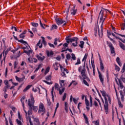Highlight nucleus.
<instances>
[{
    "label": "nucleus",
    "mask_w": 125,
    "mask_h": 125,
    "mask_svg": "<svg viewBox=\"0 0 125 125\" xmlns=\"http://www.w3.org/2000/svg\"><path fill=\"white\" fill-rule=\"evenodd\" d=\"M16 122H17V124L18 125H23V124H22V122H21V121L19 120L18 119H16Z\"/></svg>",
    "instance_id": "50"
},
{
    "label": "nucleus",
    "mask_w": 125,
    "mask_h": 125,
    "mask_svg": "<svg viewBox=\"0 0 125 125\" xmlns=\"http://www.w3.org/2000/svg\"><path fill=\"white\" fill-rule=\"evenodd\" d=\"M46 53L48 57H52L54 55V53H53V51H49V50H46Z\"/></svg>",
    "instance_id": "16"
},
{
    "label": "nucleus",
    "mask_w": 125,
    "mask_h": 125,
    "mask_svg": "<svg viewBox=\"0 0 125 125\" xmlns=\"http://www.w3.org/2000/svg\"><path fill=\"white\" fill-rule=\"evenodd\" d=\"M54 91V87H52V89H51V95H52V102H54V95L53 94Z\"/></svg>",
    "instance_id": "24"
},
{
    "label": "nucleus",
    "mask_w": 125,
    "mask_h": 125,
    "mask_svg": "<svg viewBox=\"0 0 125 125\" xmlns=\"http://www.w3.org/2000/svg\"><path fill=\"white\" fill-rule=\"evenodd\" d=\"M66 58L67 60H70L71 59V55H70V54H67L66 55Z\"/></svg>",
    "instance_id": "55"
},
{
    "label": "nucleus",
    "mask_w": 125,
    "mask_h": 125,
    "mask_svg": "<svg viewBox=\"0 0 125 125\" xmlns=\"http://www.w3.org/2000/svg\"><path fill=\"white\" fill-rule=\"evenodd\" d=\"M51 79H52L51 75L47 76L45 77L46 81L45 80H43V83H46L47 84H51V83H50L48 82V81H51Z\"/></svg>",
    "instance_id": "10"
},
{
    "label": "nucleus",
    "mask_w": 125,
    "mask_h": 125,
    "mask_svg": "<svg viewBox=\"0 0 125 125\" xmlns=\"http://www.w3.org/2000/svg\"><path fill=\"white\" fill-rule=\"evenodd\" d=\"M85 103L86 106H89V105L90 104L88 100L86 99V97L85 98Z\"/></svg>",
    "instance_id": "42"
},
{
    "label": "nucleus",
    "mask_w": 125,
    "mask_h": 125,
    "mask_svg": "<svg viewBox=\"0 0 125 125\" xmlns=\"http://www.w3.org/2000/svg\"><path fill=\"white\" fill-rule=\"evenodd\" d=\"M100 23H102L101 24V27H103V24L104 23V20H103V17H100Z\"/></svg>",
    "instance_id": "28"
},
{
    "label": "nucleus",
    "mask_w": 125,
    "mask_h": 125,
    "mask_svg": "<svg viewBox=\"0 0 125 125\" xmlns=\"http://www.w3.org/2000/svg\"><path fill=\"white\" fill-rule=\"evenodd\" d=\"M23 52L24 53H26V54L29 56L30 54H32V53H33V50H29L28 51L24 50Z\"/></svg>",
    "instance_id": "21"
},
{
    "label": "nucleus",
    "mask_w": 125,
    "mask_h": 125,
    "mask_svg": "<svg viewBox=\"0 0 125 125\" xmlns=\"http://www.w3.org/2000/svg\"><path fill=\"white\" fill-rule=\"evenodd\" d=\"M120 95H121V100L122 101H124V95H123V91L122 90H120Z\"/></svg>",
    "instance_id": "46"
},
{
    "label": "nucleus",
    "mask_w": 125,
    "mask_h": 125,
    "mask_svg": "<svg viewBox=\"0 0 125 125\" xmlns=\"http://www.w3.org/2000/svg\"><path fill=\"white\" fill-rule=\"evenodd\" d=\"M42 48V44L41 43V40L39 41V42L37 43L35 46V50H38V48Z\"/></svg>",
    "instance_id": "17"
},
{
    "label": "nucleus",
    "mask_w": 125,
    "mask_h": 125,
    "mask_svg": "<svg viewBox=\"0 0 125 125\" xmlns=\"http://www.w3.org/2000/svg\"><path fill=\"white\" fill-rule=\"evenodd\" d=\"M29 110L28 111V115L29 116H31L33 114V110H32V106L31 104H29Z\"/></svg>",
    "instance_id": "22"
},
{
    "label": "nucleus",
    "mask_w": 125,
    "mask_h": 125,
    "mask_svg": "<svg viewBox=\"0 0 125 125\" xmlns=\"http://www.w3.org/2000/svg\"><path fill=\"white\" fill-rule=\"evenodd\" d=\"M55 20L56 21L57 24H58L59 26H60V25H62L63 23H64V22H66V21H64L61 19L56 18Z\"/></svg>",
    "instance_id": "12"
},
{
    "label": "nucleus",
    "mask_w": 125,
    "mask_h": 125,
    "mask_svg": "<svg viewBox=\"0 0 125 125\" xmlns=\"http://www.w3.org/2000/svg\"><path fill=\"white\" fill-rule=\"evenodd\" d=\"M81 64V60L80 58H78L77 60V62L75 64V65H80Z\"/></svg>",
    "instance_id": "53"
},
{
    "label": "nucleus",
    "mask_w": 125,
    "mask_h": 125,
    "mask_svg": "<svg viewBox=\"0 0 125 125\" xmlns=\"http://www.w3.org/2000/svg\"><path fill=\"white\" fill-rule=\"evenodd\" d=\"M75 8L76 5H74L73 8L70 11L71 15H76V13H77V9Z\"/></svg>",
    "instance_id": "15"
},
{
    "label": "nucleus",
    "mask_w": 125,
    "mask_h": 125,
    "mask_svg": "<svg viewBox=\"0 0 125 125\" xmlns=\"http://www.w3.org/2000/svg\"><path fill=\"white\" fill-rule=\"evenodd\" d=\"M106 74L107 82H109V71L108 70L106 71Z\"/></svg>",
    "instance_id": "60"
},
{
    "label": "nucleus",
    "mask_w": 125,
    "mask_h": 125,
    "mask_svg": "<svg viewBox=\"0 0 125 125\" xmlns=\"http://www.w3.org/2000/svg\"><path fill=\"white\" fill-rule=\"evenodd\" d=\"M34 122L36 123L37 124V125H40V121L39 120V119L34 118Z\"/></svg>",
    "instance_id": "51"
},
{
    "label": "nucleus",
    "mask_w": 125,
    "mask_h": 125,
    "mask_svg": "<svg viewBox=\"0 0 125 125\" xmlns=\"http://www.w3.org/2000/svg\"><path fill=\"white\" fill-rule=\"evenodd\" d=\"M71 55H72V60H73V61L76 60V55L74 54H72Z\"/></svg>",
    "instance_id": "58"
},
{
    "label": "nucleus",
    "mask_w": 125,
    "mask_h": 125,
    "mask_svg": "<svg viewBox=\"0 0 125 125\" xmlns=\"http://www.w3.org/2000/svg\"><path fill=\"white\" fill-rule=\"evenodd\" d=\"M5 48L6 47L4 48V50L2 52L3 55L4 56L3 60L4 62H5V58L6 57V55H7V54H8V52H9V51H11V49H12V48H11L10 46L7 49V50L6 48Z\"/></svg>",
    "instance_id": "7"
},
{
    "label": "nucleus",
    "mask_w": 125,
    "mask_h": 125,
    "mask_svg": "<svg viewBox=\"0 0 125 125\" xmlns=\"http://www.w3.org/2000/svg\"><path fill=\"white\" fill-rule=\"evenodd\" d=\"M36 57L37 58H38L39 61H43V60H44V56H43V57H42L40 56L39 55H36Z\"/></svg>",
    "instance_id": "25"
},
{
    "label": "nucleus",
    "mask_w": 125,
    "mask_h": 125,
    "mask_svg": "<svg viewBox=\"0 0 125 125\" xmlns=\"http://www.w3.org/2000/svg\"><path fill=\"white\" fill-rule=\"evenodd\" d=\"M88 56V54H87V53H86L84 55L83 59H82V62H83V61H84V62H85L86 61V59H87V56Z\"/></svg>",
    "instance_id": "33"
},
{
    "label": "nucleus",
    "mask_w": 125,
    "mask_h": 125,
    "mask_svg": "<svg viewBox=\"0 0 125 125\" xmlns=\"http://www.w3.org/2000/svg\"><path fill=\"white\" fill-rule=\"evenodd\" d=\"M48 45H49L50 47H53V48H55V46L51 43H48Z\"/></svg>",
    "instance_id": "63"
},
{
    "label": "nucleus",
    "mask_w": 125,
    "mask_h": 125,
    "mask_svg": "<svg viewBox=\"0 0 125 125\" xmlns=\"http://www.w3.org/2000/svg\"><path fill=\"white\" fill-rule=\"evenodd\" d=\"M98 55L99 57L100 69L102 71H103V70H104V64L102 62V60L101 59V57L100 56V54H99Z\"/></svg>",
    "instance_id": "13"
},
{
    "label": "nucleus",
    "mask_w": 125,
    "mask_h": 125,
    "mask_svg": "<svg viewBox=\"0 0 125 125\" xmlns=\"http://www.w3.org/2000/svg\"><path fill=\"white\" fill-rule=\"evenodd\" d=\"M118 80L119 83L118 84L119 86L120 87V88L121 89H123V88H124V85L123 84V82H122V81H121V79H119V78H118Z\"/></svg>",
    "instance_id": "20"
},
{
    "label": "nucleus",
    "mask_w": 125,
    "mask_h": 125,
    "mask_svg": "<svg viewBox=\"0 0 125 125\" xmlns=\"http://www.w3.org/2000/svg\"><path fill=\"white\" fill-rule=\"evenodd\" d=\"M119 42V46L120 47H121V48L122 49H123V50H125V44H124L122 42Z\"/></svg>",
    "instance_id": "23"
},
{
    "label": "nucleus",
    "mask_w": 125,
    "mask_h": 125,
    "mask_svg": "<svg viewBox=\"0 0 125 125\" xmlns=\"http://www.w3.org/2000/svg\"><path fill=\"white\" fill-rule=\"evenodd\" d=\"M31 86H32V85H27L25 87V88H24V89L23 90V92H25V91H27V90H28V89H30V88H31Z\"/></svg>",
    "instance_id": "40"
},
{
    "label": "nucleus",
    "mask_w": 125,
    "mask_h": 125,
    "mask_svg": "<svg viewBox=\"0 0 125 125\" xmlns=\"http://www.w3.org/2000/svg\"><path fill=\"white\" fill-rule=\"evenodd\" d=\"M83 45H84V42L81 41L80 44H79V46L81 47V48H83Z\"/></svg>",
    "instance_id": "41"
},
{
    "label": "nucleus",
    "mask_w": 125,
    "mask_h": 125,
    "mask_svg": "<svg viewBox=\"0 0 125 125\" xmlns=\"http://www.w3.org/2000/svg\"><path fill=\"white\" fill-rule=\"evenodd\" d=\"M91 65H94V60L93 59V54L92 53H91Z\"/></svg>",
    "instance_id": "36"
},
{
    "label": "nucleus",
    "mask_w": 125,
    "mask_h": 125,
    "mask_svg": "<svg viewBox=\"0 0 125 125\" xmlns=\"http://www.w3.org/2000/svg\"><path fill=\"white\" fill-rule=\"evenodd\" d=\"M104 98L105 100V104H104V105H109V104H108V99H107V98Z\"/></svg>",
    "instance_id": "61"
},
{
    "label": "nucleus",
    "mask_w": 125,
    "mask_h": 125,
    "mask_svg": "<svg viewBox=\"0 0 125 125\" xmlns=\"http://www.w3.org/2000/svg\"><path fill=\"white\" fill-rule=\"evenodd\" d=\"M70 7H71V4L69 5V7L67 9H66L65 11L64 12H65L68 16V14H69V10L70 9Z\"/></svg>",
    "instance_id": "48"
},
{
    "label": "nucleus",
    "mask_w": 125,
    "mask_h": 125,
    "mask_svg": "<svg viewBox=\"0 0 125 125\" xmlns=\"http://www.w3.org/2000/svg\"><path fill=\"white\" fill-rule=\"evenodd\" d=\"M57 28H58V27L57 26V25H56V24H53L51 26V27L50 28V31H53V30H56L57 29Z\"/></svg>",
    "instance_id": "27"
},
{
    "label": "nucleus",
    "mask_w": 125,
    "mask_h": 125,
    "mask_svg": "<svg viewBox=\"0 0 125 125\" xmlns=\"http://www.w3.org/2000/svg\"><path fill=\"white\" fill-rule=\"evenodd\" d=\"M82 69H83V66H80L78 68V71L81 73V76L83 77V81H85V80H87L88 78V77L86 76V74H85L86 70L85 69H83L82 70Z\"/></svg>",
    "instance_id": "3"
},
{
    "label": "nucleus",
    "mask_w": 125,
    "mask_h": 125,
    "mask_svg": "<svg viewBox=\"0 0 125 125\" xmlns=\"http://www.w3.org/2000/svg\"><path fill=\"white\" fill-rule=\"evenodd\" d=\"M49 70H50V67H49V66H48L44 72V75H46V74H47L49 72Z\"/></svg>",
    "instance_id": "43"
},
{
    "label": "nucleus",
    "mask_w": 125,
    "mask_h": 125,
    "mask_svg": "<svg viewBox=\"0 0 125 125\" xmlns=\"http://www.w3.org/2000/svg\"><path fill=\"white\" fill-rule=\"evenodd\" d=\"M101 93L102 94V96L104 97V98H106V91H101Z\"/></svg>",
    "instance_id": "47"
},
{
    "label": "nucleus",
    "mask_w": 125,
    "mask_h": 125,
    "mask_svg": "<svg viewBox=\"0 0 125 125\" xmlns=\"http://www.w3.org/2000/svg\"><path fill=\"white\" fill-rule=\"evenodd\" d=\"M90 107H92V106H93V104H92V97H91V96H90Z\"/></svg>",
    "instance_id": "52"
},
{
    "label": "nucleus",
    "mask_w": 125,
    "mask_h": 125,
    "mask_svg": "<svg viewBox=\"0 0 125 125\" xmlns=\"http://www.w3.org/2000/svg\"><path fill=\"white\" fill-rule=\"evenodd\" d=\"M68 44L67 43H64L63 44V46H64V47L62 48V52H65V51H67V50H66V47H68Z\"/></svg>",
    "instance_id": "19"
},
{
    "label": "nucleus",
    "mask_w": 125,
    "mask_h": 125,
    "mask_svg": "<svg viewBox=\"0 0 125 125\" xmlns=\"http://www.w3.org/2000/svg\"><path fill=\"white\" fill-rule=\"evenodd\" d=\"M83 118L85 120V123L87 125H89V123L88 122V118H87V116L85 115V114L83 113Z\"/></svg>",
    "instance_id": "18"
},
{
    "label": "nucleus",
    "mask_w": 125,
    "mask_h": 125,
    "mask_svg": "<svg viewBox=\"0 0 125 125\" xmlns=\"http://www.w3.org/2000/svg\"><path fill=\"white\" fill-rule=\"evenodd\" d=\"M30 99L28 100V105L29 106V105H30L32 107V110L36 112L38 111V106L34 105H35V99H34L33 95H30Z\"/></svg>",
    "instance_id": "1"
},
{
    "label": "nucleus",
    "mask_w": 125,
    "mask_h": 125,
    "mask_svg": "<svg viewBox=\"0 0 125 125\" xmlns=\"http://www.w3.org/2000/svg\"><path fill=\"white\" fill-rule=\"evenodd\" d=\"M111 34L110 33V32L109 31H107V37H108V39L111 42H114V40H113V39H112V38H111V37H110V36H111Z\"/></svg>",
    "instance_id": "35"
},
{
    "label": "nucleus",
    "mask_w": 125,
    "mask_h": 125,
    "mask_svg": "<svg viewBox=\"0 0 125 125\" xmlns=\"http://www.w3.org/2000/svg\"><path fill=\"white\" fill-rule=\"evenodd\" d=\"M92 67L93 68V75L95 76V64L92 65Z\"/></svg>",
    "instance_id": "49"
},
{
    "label": "nucleus",
    "mask_w": 125,
    "mask_h": 125,
    "mask_svg": "<svg viewBox=\"0 0 125 125\" xmlns=\"http://www.w3.org/2000/svg\"><path fill=\"white\" fill-rule=\"evenodd\" d=\"M106 43L110 49L111 54L116 55V52H115V47L113 46V44L112 43V42L107 41Z\"/></svg>",
    "instance_id": "5"
},
{
    "label": "nucleus",
    "mask_w": 125,
    "mask_h": 125,
    "mask_svg": "<svg viewBox=\"0 0 125 125\" xmlns=\"http://www.w3.org/2000/svg\"><path fill=\"white\" fill-rule=\"evenodd\" d=\"M83 83L84 84H85V85H86L87 86H89V84H88V83H87V82H86V80H83Z\"/></svg>",
    "instance_id": "56"
},
{
    "label": "nucleus",
    "mask_w": 125,
    "mask_h": 125,
    "mask_svg": "<svg viewBox=\"0 0 125 125\" xmlns=\"http://www.w3.org/2000/svg\"><path fill=\"white\" fill-rule=\"evenodd\" d=\"M55 88H57V90L59 92V95H62V94L63 93V92H64V91H65V88L62 87V90L59 88V84H58V83H56L55 84Z\"/></svg>",
    "instance_id": "8"
},
{
    "label": "nucleus",
    "mask_w": 125,
    "mask_h": 125,
    "mask_svg": "<svg viewBox=\"0 0 125 125\" xmlns=\"http://www.w3.org/2000/svg\"><path fill=\"white\" fill-rule=\"evenodd\" d=\"M15 78H16V81H17V82H19V83H21V82H23V78H19L17 76H16Z\"/></svg>",
    "instance_id": "29"
},
{
    "label": "nucleus",
    "mask_w": 125,
    "mask_h": 125,
    "mask_svg": "<svg viewBox=\"0 0 125 125\" xmlns=\"http://www.w3.org/2000/svg\"><path fill=\"white\" fill-rule=\"evenodd\" d=\"M64 110L66 113H68V105H67V102L64 103Z\"/></svg>",
    "instance_id": "38"
},
{
    "label": "nucleus",
    "mask_w": 125,
    "mask_h": 125,
    "mask_svg": "<svg viewBox=\"0 0 125 125\" xmlns=\"http://www.w3.org/2000/svg\"><path fill=\"white\" fill-rule=\"evenodd\" d=\"M42 112H44V113H45V108H44V105H43V104H41L39 105L38 113L40 114Z\"/></svg>",
    "instance_id": "9"
},
{
    "label": "nucleus",
    "mask_w": 125,
    "mask_h": 125,
    "mask_svg": "<svg viewBox=\"0 0 125 125\" xmlns=\"http://www.w3.org/2000/svg\"><path fill=\"white\" fill-rule=\"evenodd\" d=\"M53 66L56 71L58 70V62H56L55 64H53Z\"/></svg>",
    "instance_id": "31"
},
{
    "label": "nucleus",
    "mask_w": 125,
    "mask_h": 125,
    "mask_svg": "<svg viewBox=\"0 0 125 125\" xmlns=\"http://www.w3.org/2000/svg\"><path fill=\"white\" fill-rule=\"evenodd\" d=\"M123 75H121L119 80H120V81L122 80V82L125 83V78L123 77Z\"/></svg>",
    "instance_id": "54"
},
{
    "label": "nucleus",
    "mask_w": 125,
    "mask_h": 125,
    "mask_svg": "<svg viewBox=\"0 0 125 125\" xmlns=\"http://www.w3.org/2000/svg\"><path fill=\"white\" fill-rule=\"evenodd\" d=\"M47 101L48 106H50L51 105V102H50V100L49 99H47Z\"/></svg>",
    "instance_id": "59"
},
{
    "label": "nucleus",
    "mask_w": 125,
    "mask_h": 125,
    "mask_svg": "<svg viewBox=\"0 0 125 125\" xmlns=\"http://www.w3.org/2000/svg\"><path fill=\"white\" fill-rule=\"evenodd\" d=\"M31 24L32 26H33V27H35V28H38V26H39V23H38L31 22Z\"/></svg>",
    "instance_id": "37"
},
{
    "label": "nucleus",
    "mask_w": 125,
    "mask_h": 125,
    "mask_svg": "<svg viewBox=\"0 0 125 125\" xmlns=\"http://www.w3.org/2000/svg\"><path fill=\"white\" fill-rule=\"evenodd\" d=\"M115 70L117 72H120V67H119L117 64H115Z\"/></svg>",
    "instance_id": "44"
},
{
    "label": "nucleus",
    "mask_w": 125,
    "mask_h": 125,
    "mask_svg": "<svg viewBox=\"0 0 125 125\" xmlns=\"http://www.w3.org/2000/svg\"><path fill=\"white\" fill-rule=\"evenodd\" d=\"M67 43H70V42H75V43H72L73 46L76 47L78 46V41H79V38L77 37H73V38H68V37L65 38Z\"/></svg>",
    "instance_id": "2"
},
{
    "label": "nucleus",
    "mask_w": 125,
    "mask_h": 125,
    "mask_svg": "<svg viewBox=\"0 0 125 125\" xmlns=\"http://www.w3.org/2000/svg\"><path fill=\"white\" fill-rule=\"evenodd\" d=\"M27 45L25 46V47H22L21 48V49H23V50H25V49H27V50H29V49H30V48H31V47H30V45H28L27 44Z\"/></svg>",
    "instance_id": "34"
},
{
    "label": "nucleus",
    "mask_w": 125,
    "mask_h": 125,
    "mask_svg": "<svg viewBox=\"0 0 125 125\" xmlns=\"http://www.w3.org/2000/svg\"><path fill=\"white\" fill-rule=\"evenodd\" d=\"M97 70H98V73L99 74V79L100 80V82L102 83L103 85H104V79L102 77V75L100 73V71H99V69H98V68H97Z\"/></svg>",
    "instance_id": "14"
},
{
    "label": "nucleus",
    "mask_w": 125,
    "mask_h": 125,
    "mask_svg": "<svg viewBox=\"0 0 125 125\" xmlns=\"http://www.w3.org/2000/svg\"><path fill=\"white\" fill-rule=\"evenodd\" d=\"M42 43L44 44V46H46V41H45L44 37H42Z\"/></svg>",
    "instance_id": "45"
},
{
    "label": "nucleus",
    "mask_w": 125,
    "mask_h": 125,
    "mask_svg": "<svg viewBox=\"0 0 125 125\" xmlns=\"http://www.w3.org/2000/svg\"><path fill=\"white\" fill-rule=\"evenodd\" d=\"M97 29L98 31V35L99 37L102 38L103 37V27H101V31L99 30V26H97L96 28H95V36L96 37L97 36Z\"/></svg>",
    "instance_id": "4"
},
{
    "label": "nucleus",
    "mask_w": 125,
    "mask_h": 125,
    "mask_svg": "<svg viewBox=\"0 0 125 125\" xmlns=\"http://www.w3.org/2000/svg\"><path fill=\"white\" fill-rule=\"evenodd\" d=\"M107 12H109V13H111V11H109V10L106 9L104 8H102V9L99 13V16H100V17H104V15H105L107 14Z\"/></svg>",
    "instance_id": "6"
},
{
    "label": "nucleus",
    "mask_w": 125,
    "mask_h": 125,
    "mask_svg": "<svg viewBox=\"0 0 125 125\" xmlns=\"http://www.w3.org/2000/svg\"><path fill=\"white\" fill-rule=\"evenodd\" d=\"M118 104L119 105V107H121V108H123L124 107V105L123 104H122V102H120V101H118Z\"/></svg>",
    "instance_id": "62"
},
{
    "label": "nucleus",
    "mask_w": 125,
    "mask_h": 125,
    "mask_svg": "<svg viewBox=\"0 0 125 125\" xmlns=\"http://www.w3.org/2000/svg\"><path fill=\"white\" fill-rule=\"evenodd\" d=\"M116 62L118 65L122 67V63H121V61H120V58L119 57H117L116 58Z\"/></svg>",
    "instance_id": "32"
},
{
    "label": "nucleus",
    "mask_w": 125,
    "mask_h": 125,
    "mask_svg": "<svg viewBox=\"0 0 125 125\" xmlns=\"http://www.w3.org/2000/svg\"><path fill=\"white\" fill-rule=\"evenodd\" d=\"M32 30L34 33H37L38 32V29H37V27H35V28L33 27V28H32Z\"/></svg>",
    "instance_id": "57"
},
{
    "label": "nucleus",
    "mask_w": 125,
    "mask_h": 125,
    "mask_svg": "<svg viewBox=\"0 0 125 125\" xmlns=\"http://www.w3.org/2000/svg\"><path fill=\"white\" fill-rule=\"evenodd\" d=\"M25 98H26V97H22L21 99V102L22 104V107L23 108V109H24L25 108V104L24 103V100L25 99Z\"/></svg>",
    "instance_id": "26"
},
{
    "label": "nucleus",
    "mask_w": 125,
    "mask_h": 125,
    "mask_svg": "<svg viewBox=\"0 0 125 125\" xmlns=\"http://www.w3.org/2000/svg\"><path fill=\"white\" fill-rule=\"evenodd\" d=\"M109 107V104H104V108L106 114H108V109Z\"/></svg>",
    "instance_id": "30"
},
{
    "label": "nucleus",
    "mask_w": 125,
    "mask_h": 125,
    "mask_svg": "<svg viewBox=\"0 0 125 125\" xmlns=\"http://www.w3.org/2000/svg\"><path fill=\"white\" fill-rule=\"evenodd\" d=\"M13 37H14L15 40H16V41H18V42H21V43H23V44H24V45L25 44H27L28 45H29V44H28L27 42H26L22 39L20 40H18V38H17V37H16L15 35H13Z\"/></svg>",
    "instance_id": "11"
},
{
    "label": "nucleus",
    "mask_w": 125,
    "mask_h": 125,
    "mask_svg": "<svg viewBox=\"0 0 125 125\" xmlns=\"http://www.w3.org/2000/svg\"><path fill=\"white\" fill-rule=\"evenodd\" d=\"M26 36L25 35H24L23 34H22V33H21L20 35V39H23L24 38H25Z\"/></svg>",
    "instance_id": "64"
},
{
    "label": "nucleus",
    "mask_w": 125,
    "mask_h": 125,
    "mask_svg": "<svg viewBox=\"0 0 125 125\" xmlns=\"http://www.w3.org/2000/svg\"><path fill=\"white\" fill-rule=\"evenodd\" d=\"M64 83H65V80H61L60 81V84L61 85V87H63V86L65 85L64 84Z\"/></svg>",
    "instance_id": "39"
}]
</instances>
